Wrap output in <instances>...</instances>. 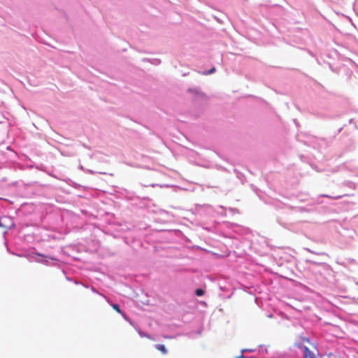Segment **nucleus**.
Listing matches in <instances>:
<instances>
[{
	"label": "nucleus",
	"mask_w": 358,
	"mask_h": 358,
	"mask_svg": "<svg viewBox=\"0 0 358 358\" xmlns=\"http://www.w3.org/2000/svg\"><path fill=\"white\" fill-rule=\"evenodd\" d=\"M304 343H310V340L306 337H300L299 341L295 343V345L303 351V358H315L314 354L307 346L303 345Z\"/></svg>",
	"instance_id": "obj_1"
},
{
	"label": "nucleus",
	"mask_w": 358,
	"mask_h": 358,
	"mask_svg": "<svg viewBox=\"0 0 358 358\" xmlns=\"http://www.w3.org/2000/svg\"><path fill=\"white\" fill-rule=\"evenodd\" d=\"M155 348L157 350L160 351L164 355H166L168 352L167 349L166 348L164 345L157 344L155 345Z\"/></svg>",
	"instance_id": "obj_2"
},
{
	"label": "nucleus",
	"mask_w": 358,
	"mask_h": 358,
	"mask_svg": "<svg viewBox=\"0 0 358 358\" xmlns=\"http://www.w3.org/2000/svg\"><path fill=\"white\" fill-rule=\"evenodd\" d=\"M196 294L199 296H203L204 294V291L201 289H197L195 292Z\"/></svg>",
	"instance_id": "obj_4"
},
{
	"label": "nucleus",
	"mask_w": 358,
	"mask_h": 358,
	"mask_svg": "<svg viewBox=\"0 0 358 358\" xmlns=\"http://www.w3.org/2000/svg\"><path fill=\"white\" fill-rule=\"evenodd\" d=\"M322 196H324V197H328V198H332V196H328V195H326V194H323L322 195ZM341 196H335V197H333V199H339L341 198Z\"/></svg>",
	"instance_id": "obj_6"
},
{
	"label": "nucleus",
	"mask_w": 358,
	"mask_h": 358,
	"mask_svg": "<svg viewBox=\"0 0 358 358\" xmlns=\"http://www.w3.org/2000/svg\"><path fill=\"white\" fill-rule=\"evenodd\" d=\"M139 334L141 337H146L149 339H152L151 337L150 336L147 335L146 334L141 333V332H140Z\"/></svg>",
	"instance_id": "obj_5"
},
{
	"label": "nucleus",
	"mask_w": 358,
	"mask_h": 358,
	"mask_svg": "<svg viewBox=\"0 0 358 358\" xmlns=\"http://www.w3.org/2000/svg\"><path fill=\"white\" fill-rule=\"evenodd\" d=\"M164 338H168L169 337H168V336H164Z\"/></svg>",
	"instance_id": "obj_9"
},
{
	"label": "nucleus",
	"mask_w": 358,
	"mask_h": 358,
	"mask_svg": "<svg viewBox=\"0 0 358 358\" xmlns=\"http://www.w3.org/2000/svg\"><path fill=\"white\" fill-rule=\"evenodd\" d=\"M215 68H212L209 71H208V73H212L215 71Z\"/></svg>",
	"instance_id": "obj_7"
},
{
	"label": "nucleus",
	"mask_w": 358,
	"mask_h": 358,
	"mask_svg": "<svg viewBox=\"0 0 358 358\" xmlns=\"http://www.w3.org/2000/svg\"><path fill=\"white\" fill-rule=\"evenodd\" d=\"M1 222H2V220H0V225H1V226H3V224H2Z\"/></svg>",
	"instance_id": "obj_8"
},
{
	"label": "nucleus",
	"mask_w": 358,
	"mask_h": 358,
	"mask_svg": "<svg viewBox=\"0 0 358 358\" xmlns=\"http://www.w3.org/2000/svg\"><path fill=\"white\" fill-rule=\"evenodd\" d=\"M335 358H341V357H335Z\"/></svg>",
	"instance_id": "obj_10"
},
{
	"label": "nucleus",
	"mask_w": 358,
	"mask_h": 358,
	"mask_svg": "<svg viewBox=\"0 0 358 358\" xmlns=\"http://www.w3.org/2000/svg\"><path fill=\"white\" fill-rule=\"evenodd\" d=\"M113 308L116 310L118 313L122 314V315H124L123 313H122L121 310L120 309V307L117 304H113L112 306Z\"/></svg>",
	"instance_id": "obj_3"
}]
</instances>
